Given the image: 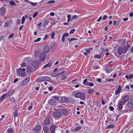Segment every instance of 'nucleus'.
<instances>
[{"mask_svg":"<svg viewBox=\"0 0 133 133\" xmlns=\"http://www.w3.org/2000/svg\"><path fill=\"white\" fill-rule=\"evenodd\" d=\"M50 116L49 117H46L44 121L42 124V125L43 126L49 125L50 124Z\"/></svg>","mask_w":133,"mask_h":133,"instance_id":"3","label":"nucleus"},{"mask_svg":"<svg viewBox=\"0 0 133 133\" xmlns=\"http://www.w3.org/2000/svg\"><path fill=\"white\" fill-rule=\"evenodd\" d=\"M105 71L107 73H109L112 71V70L111 69H105Z\"/></svg>","mask_w":133,"mask_h":133,"instance_id":"32","label":"nucleus"},{"mask_svg":"<svg viewBox=\"0 0 133 133\" xmlns=\"http://www.w3.org/2000/svg\"><path fill=\"white\" fill-rule=\"evenodd\" d=\"M53 115L55 117L57 118V119H59L62 116L61 113L58 111H55L54 112Z\"/></svg>","mask_w":133,"mask_h":133,"instance_id":"5","label":"nucleus"},{"mask_svg":"<svg viewBox=\"0 0 133 133\" xmlns=\"http://www.w3.org/2000/svg\"><path fill=\"white\" fill-rule=\"evenodd\" d=\"M38 14V12H36L34 14L33 17L34 18Z\"/></svg>","mask_w":133,"mask_h":133,"instance_id":"45","label":"nucleus"},{"mask_svg":"<svg viewBox=\"0 0 133 133\" xmlns=\"http://www.w3.org/2000/svg\"><path fill=\"white\" fill-rule=\"evenodd\" d=\"M69 35V34L68 33H65L63 35V36L64 37L65 36L67 37Z\"/></svg>","mask_w":133,"mask_h":133,"instance_id":"59","label":"nucleus"},{"mask_svg":"<svg viewBox=\"0 0 133 133\" xmlns=\"http://www.w3.org/2000/svg\"><path fill=\"white\" fill-rule=\"evenodd\" d=\"M43 77H44L43 78H44V81H50L51 79V78L49 77L43 76Z\"/></svg>","mask_w":133,"mask_h":133,"instance_id":"24","label":"nucleus"},{"mask_svg":"<svg viewBox=\"0 0 133 133\" xmlns=\"http://www.w3.org/2000/svg\"><path fill=\"white\" fill-rule=\"evenodd\" d=\"M6 10L5 8L4 7H3L1 8L0 9V13L1 15H4L5 14Z\"/></svg>","mask_w":133,"mask_h":133,"instance_id":"9","label":"nucleus"},{"mask_svg":"<svg viewBox=\"0 0 133 133\" xmlns=\"http://www.w3.org/2000/svg\"><path fill=\"white\" fill-rule=\"evenodd\" d=\"M42 24L41 23H40L38 24L37 25L38 26H40L39 27L38 29H39L40 30H42L43 29L45 28V26L44 25H42L40 26Z\"/></svg>","mask_w":133,"mask_h":133,"instance_id":"13","label":"nucleus"},{"mask_svg":"<svg viewBox=\"0 0 133 133\" xmlns=\"http://www.w3.org/2000/svg\"><path fill=\"white\" fill-rule=\"evenodd\" d=\"M44 51L46 53H48L49 51V48L48 46H45L44 48Z\"/></svg>","mask_w":133,"mask_h":133,"instance_id":"20","label":"nucleus"},{"mask_svg":"<svg viewBox=\"0 0 133 133\" xmlns=\"http://www.w3.org/2000/svg\"><path fill=\"white\" fill-rule=\"evenodd\" d=\"M129 99V97L128 96L126 95L124 96L123 98V100L125 102H127Z\"/></svg>","mask_w":133,"mask_h":133,"instance_id":"26","label":"nucleus"},{"mask_svg":"<svg viewBox=\"0 0 133 133\" xmlns=\"http://www.w3.org/2000/svg\"><path fill=\"white\" fill-rule=\"evenodd\" d=\"M93 67L95 69H97L98 68V66L95 64H94L93 66Z\"/></svg>","mask_w":133,"mask_h":133,"instance_id":"50","label":"nucleus"},{"mask_svg":"<svg viewBox=\"0 0 133 133\" xmlns=\"http://www.w3.org/2000/svg\"><path fill=\"white\" fill-rule=\"evenodd\" d=\"M119 108L120 110H121L123 107L122 105L119 103Z\"/></svg>","mask_w":133,"mask_h":133,"instance_id":"53","label":"nucleus"},{"mask_svg":"<svg viewBox=\"0 0 133 133\" xmlns=\"http://www.w3.org/2000/svg\"><path fill=\"white\" fill-rule=\"evenodd\" d=\"M90 81L89 79H85L83 83H92L91 82H89Z\"/></svg>","mask_w":133,"mask_h":133,"instance_id":"30","label":"nucleus"},{"mask_svg":"<svg viewBox=\"0 0 133 133\" xmlns=\"http://www.w3.org/2000/svg\"><path fill=\"white\" fill-rule=\"evenodd\" d=\"M26 65V64L25 62H23L21 65L22 67L25 66Z\"/></svg>","mask_w":133,"mask_h":133,"instance_id":"62","label":"nucleus"},{"mask_svg":"<svg viewBox=\"0 0 133 133\" xmlns=\"http://www.w3.org/2000/svg\"><path fill=\"white\" fill-rule=\"evenodd\" d=\"M66 78V77L65 76H62L60 78V79L62 80H64L65 78Z\"/></svg>","mask_w":133,"mask_h":133,"instance_id":"42","label":"nucleus"},{"mask_svg":"<svg viewBox=\"0 0 133 133\" xmlns=\"http://www.w3.org/2000/svg\"><path fill=\"white\" fill-rule=\"evenodd\" d=\"M55 34V32H53L52 33L51 35V37L52 39H53L54 38V36Z\"/></svg>","mask_w":133,"mask_h":133,"instance_id":"33","label":"nucleus"},{"mask_svg":"<svg viewBox=\"0 0 133 133\" xmlns=\"http://www.w3.org/2000/svg\"><path fill=\"white\" fill-rule=\"evenodd\" d=\"M10 101L11 102H13L14 103H16L15 100V98L13 97H11L10 98Z\"/></svg>","mask_w":133,"mask_h":133,"instance_id":"35","label":"nucleus"},{"mask_svg":"<svg viewBox=\"0 0 133 133\" xmlns=\"http://www.w3.org/2000/svg\"><path fill=\"white\" fill-rule=\"evenodd\" d=\"M14 34H12L9 36V37L10 38H12L14 37Z\"/></svg>","mask_w":133,"mask_h":133,"instance_id":"64","label":"nucleus"},{"mask_svg":"<svg viewBox=\"0 0 133 133\" xmlns=\"http://www.w3.org/2000/svg\"><path fill=\"white\" fill-rule=\"evenodd\" d=\"M62 112L63 114L66 116L68 115V112L67 109H63L62 110Z\"/></svg>","mask_w":133,"mask_h":133,"instance_id":"18","label":"nucleus"},{"mask_svg":"<svg viewBox=\"0 0 133 133\" xmlns=\"http://www.w3.org/2000/svg\"><path fill=\"white\" fill-rule=\"evenodd\" d=\"M59 97H58V96H54L52 97L55 99L57 101H59Z\"/></svg>","mask_w":133,"mask_h":133,"instance_id":"38","label":"nucleus"},{"mask_svg":"<svg viewBox=\"0 0 133 133\" xmlns=\"http://www.w3.org/2000/svg\"><path fill=\"white\" fill-rule=\"evenodd\" d=\"M27 71H28L29 72H31L32 71V70L30 67L28 68Z\"/></svg>","mask_w":133,"mask_h":133,"instance_id":"44","label":"nucleus"},{"mask_svg":"<svg viewBox=\"0 0 133 133\" xmlns=\"http://www.w3.org/2000/svg\"><path fill=\"white\" fill-rule=\"evenodd\" d=\"M56 128V127L54 125H52L50 127V131L51 133H55V130Z\"/></svg>","mask_w":133,"mask_h":133,"instance_id":"8","label":"nucleus"},{"mask_svg":"<svg viewBox=\"0 0 133 133\" xmlns=\"http://www.w3.org/2000/svg\"><path fill=\"white\" fill-rule=\"evenodd\" d=\"M10 3V4L11 5H15V2L13 1H9V2Z\"/></svg>","mask_w":133,"mask_h":133,"instance_id":"37","label":"nucleus"},{"mask_svg":"<svg viewBox=\"0 0 133 133\" xmlns=\"http://www.w3.org/2000/svg\"><path fill=\"white\" fill-rule=\"evenodd\" d=\"M33 105V103H32L30 105L28 106V109L29 110H31V109H32V108Z\"/></svg>","mask_w":133,"mask_h":133,"instance_id":"34","label":"nucleus"},{"mask_svg":"<svg viewBox=\"0 0 133 133\" xmlns=\"http://www.w3.org/2000/svg\"><path fill=\"white\" fill-rule=\"evenodd\" d=\"M119 22L118 21H114L113 22V25H116L117 26L119 24Z\"/></svg>","mask_w":133,"mask_h":133,"instance_id":"28","label":"nucleus"},{"mask_svg":"<svg viewBox=\"0 0 133 133\" xmlns=\"http://www.w3.org/2000/svg\"><path fill=\"white\" fill-rule=\"evenodd\" d=\"M78 17V16L76 15H75L74 16H73L72 17H71V20H72L73 19L77 18Z\"/></svg>","mask_w":133,"mask_h":133,"instance_id":"46","label":"nucleus"},{"mask_svg":"<svg viewBox=\"0 0 133 133\" xmlns=\"http://www.w3.org/2000/svg\"><path fill=\"white\" fill-rule=\"evenodd\" d=\"M68 101V98L65 97H59L58 102L60 103H66Z\"/></svg>","mask_w":133,"mask_h":133,"instance_id":"4","label":"nucleus"},{"mask_svg":"<svg viewBox=\"0 0 133 133\" xmlns=\"http://www.w3.org/2000/svg\"><path fill=\"white\" fill-rule=\"evenodd\" d=\"M107 18V15H105L103 17V20H105Z\"/></svg>","mask_w":133,"mask_h":133,"instance_id":"58","label":"nucleus"},{"mask_svg":"<svg viewBox=\"0 0 133 133\" xmlns=\"http://www.w3.org/2000/svg\"><path fill=\"white\" fill-rule=\"evenodd\" d=\"M18 115V113L16 112V110L15 112L14 113V116L15 117H16Z\"/></svg>","mask_w":133,"mask_h":133,"instance_id":"49","label":"nucleus"},{"mask_svg":"<svg viewBox=\"0 0 133 133\" xmlns=\"http://www.w3.org/2000/svg\"><path fill=\"white\" fill-rule=\"evenodd\" d=\"M129 46H126L123 48L119 47L118 48V50L120 55H121L122 53H126L127 52Z\"/></svg>","mask_w":133,"mask_h":133,"instance_id":"1","label":"nucleus"},{"mask_svg":"<svg viewBox=\"0 0 133 133\" xmlns=\"http://www.w3.org/2000/svg\"><path fill=\"white\" fill-rule=\"evenodd\" d=\"M41 38H38L36 40H34V42H38L41 40Z\"/></svg>","mask_w":133,"mask_h":133,"instance_id":"52","label":"nucleus"},{"mask_svg":"<svg viewBox=\"0 0 133 133\" xmlns=\"http://www.w3.org/2000/svg\"><path fill=\"white\" fill-rule=\"evenodd\" d=\"M39 53L38 52H35V56L36 57H37L39 56Z\"/></svg>","mask_w":133,"mask_h":133,"instance_id":"41","label":"nucleus"},{"mask_svg":"<svg viewBox=\"0 0 133 133\" xmlns=\"http://www.w3.org/2000/svg\"><path fill=\"white\" fill-rule=\"evenodd\" d=\"M30 77H27L22 81V83H28L30 81Z\"/></svg>","mask_w":133,"mask_h":133,"instance_id":"22","label":"nucleus"},{"mask_svg":"<svg viewBox=\"0 0 133 133\" xmlns=\"http://www.w3.org/2000/svg\"><path fill=\"white\" fill-rule=\"evenodd\" d=\"M43 78V76H42L37 78L36 80V82H38L44 81Z\"/></svg>","mask_w":133,"mask_h":133,"instance_id":"19","label":"nucleus"},{"mask_svg":"<svg viewBox=\"0 0 133 133\" xmlns=\"http://www.w3.org/2000/svg\"><path fill=\"white\" fill-rule=\"evenodd\" d=\"M55 1L54 0H52L51 1H48V2L47 3V4H49V3H54L55 2Z\"/></svg>","mask_w":133,"mask_h":133,"instance_id":"57","label":"nucleus"},{"mask_svg":"<svg viewBox=\"0 0 133 133\" xmlns=\"http://www.w3.org/2000/svg\"><path fill=\"white\" fill-rule=\"evenodd\" d=\"M115 55L117 57H118L119 56V55H120L119 52L118 53L117 52H115L114 53Z\"/></svg>","mask_w":133,"mask_h":133,"instance_id":"48","label":"nucleus"},{"mask_svg":"<svg viewBox=\"0 0 133 133\" xmlns=\"http://www.w3.org/2000/svg\"><path fill=\"white\" fill-rule=\"evenodd\" d=\"M71 17V16L70 15H68L67 16V17L68 18V19L67 20V22H69L70 21L71 19H70V18Z\"/></svg>","mask_w":133,"mask_h":133,"instance_id":"40","label":"nucleus"},{"mask_svg":"<svg viewBox=\"0 0 133 133\" xmlns=\"http://www.w3.org/2000/svg\"><path fill=\"white\" fill-rule=\"evenodd\" d=\"M56 103V101L53 99H51L48 101V103L49 104L51 105H55Z\"/></svg>","mask_w":133,"mask_h":133,"instance_id":"7","label":"nucleus"},{"mask_svg":"<svg viewBox=\"0 0 133 133\" xmlns=\"http://www.w3.org/2000/svg\"><path fill=\"white\" fill-rule=\"evenodd\" d=\"M115 126L113 124H111L107 127V129H112L114 128Z\"/></svg>","mask_w":133,"mask_h":133,"instance_id":"25","label":"nucleus"},{"mask_svg":"<svg viewBox=\"0 0 133 133\" xmlns=\"http://www.w3.org/2000/svg\"><path fill=\"white\" fill-rule=\"evenodd\" d=\"M81 95V92H78L77 93H76L75 95V97L77 98H80V95Z\"/></svg>","mask_w":133,"mask_h":133,"instance_id":"27","label":"nucleus"},{"mask_svg":"<svg viewBox=\"0 0 133 133\" xmlns=\"http://www.w3.org/2000/svg\"><path fill=\"white\" fill-rule=\"evenodd\" d=\"M15 92V90L14 89H12L10 90L9 92L7 93V95L9 96V97H10L12 94H13Z\"/></svg>","mask_w":133,"mask_h":133,"instance_id":"14","label":"nucleus"},{"mask_svg":"<svg viewBox=\"0 0 133 133\" xmlns=\"http://www.w3.org/2000/svg\"><path fill=\"white\" fill-rule=\"evenodd\" d=\"M81 128V127H77L75 129V131H77L80 130Z\"/></svg>","mask_w":133,"mask_h":133,"instance_id":"39","label":"nucleus"},{"mask_svg":"<svg viewBox=\"0 0 133 133\" xmlns=\"http://www.w3.org/2000/svg\"><path fill=\"white\" fill-rule=\"evenodd\" d=\"M121 87L119 85L118 88L115 92V94L116 95H117L119 94L121 92Z\"/></svg>","mask_w":133,"mask_h":133,"instance_id":"16","label":"nucleus"},{"mask_svg":"<svg viewBox=\"0 0 133 133\" xmlns=\"http://www.w3.org/2000/svg\"><path fill=\"white\" fill-rule=\"evenodd\" d=\"M7 95L6 93H5L0 98V102H2L3 100V99L5 98Z\"/></svg>","mask_w":133,"mask_h":133,"instance_id":"21","label":"nucleus"},{"mask_svg":"<svg viewBox=\"0 0 133 133\" xmlns=\"http://www.w3.org/2000/svg\"><path fill=\"white\" fill-rule=\"evenodd\" d=\"M48 89L49 90L51 91L53 90V87H49L48 88Z\"/></svg>","mask_w":133,"mask_h":133,"instance_id":"61","label":"nucleus"},{"mask_svg":"<svg viewBox=\"0 0 133 133\" xmlns=\"http://www.w3.org/2000/svg\"><path fill=\"white\" fill-rule=\"evenodd\" d=\"M41 129V127L39 125H36L33 128V130L34 131H39Z\"/></svg>","mask_w":133,"mask_h":133,"instance_id":"11","label":"nucleus"},{"mask_svg":"<svg viewBox=\"0 0 133 133\" xmlns=\"http://www.w3.org/2000/svg\"><path fill=\"white\" fill-rule=\"evenodd\" d=\"M111 111H112L114 110V108L112 106H110L109 107Z\"/></svg>","mask_w":133,"mask_h":133,"instance_id":"63","label":"nucleus"},{"mask_svg":"<svg viewBox=\"0 0 133 133\" xmlns=\"http://www.w3.org/2000/svg\"><path fill=\"white\" fill-rule=\"evenodd\" d=\"M101 57V55H96L94 56V57L95 58H97L98 59H100Z\"/></svg>","mask_w":133,"mask_h":133,"instance_id":"36","label":"nucleus"},{"mask_svg":"<svg viewBox=\"0 0 133 133\" xmlns=\"http://www.w3.org/2000/svg\"><path fill=\"white\" fill-rule=\"evenodd\" d=\"M76 40V39L75 38H71V39H70V43L71 42L75 40Z\"/></svg>","mask_w":133,"mask_h":133,"instance_id":"55","label":"nucleus"},{"mask_svg":"<svg viewBox=\"0 0 133 133\" xmlns=\"http://www.w3.org/2000/svg\"><path fill=\"white\" fill-rule=\"evenodd\" d=\"M30 2L33 6H35L37 4V3H34L30 1Z\"/></svg>","mask_w":133,"mask_h":133,"instance_id":"51","label":"nucleus"},{"mask_svg":"<svg viewBox=\"0 0 133 133\" xmlns=\"http://www.w3.org/2000/svg\"><path fill=\"white\" fill-rule=\"evenodd\" d=\"M94 92L93 90L91 89H89L87 91V92L89 94H92Z\"/></svg>","mask_w":133,"mask_h":133,"instance_id":"31","label":"nucleus"},{"mask_svg":"<svg viewBox=\"0 0 133 133\" xmlns=\"http://www.w3.org/2000/svg\"><path fill=\"white\" fill-rule=\"evenodd\" d=\"M46 57V55L44 52H42L40 55L39 58L42 61H44Z\"/></svg>","mask_w":133,"mask_h":133,"instance_id":"6","label":"nucleus"},{"mask_svg":"<svg viewBox=\"0 0 133 133\" xmlns=\"http://www.w3.org/2000/svg\"><path fill=\"white\" fill-rule=\"evenodd\" d=\"M125 102L124 101L121 102H119V103L122 105H124L125 103Z\"/></svg>","mask_w":133,"mask_h":133,"instance_id":"56","label":"nucleus"},{"mask_svg":"<svg viewBox=\"0 0 133 133\" xmlns=\"http://www.w3.org/2000/svg\"><path fill=\"white\" fill-rule=\"evenodd\" d=\"M25 20V17L24 16H23L22 17V22L21 23L22 24H23L24 23V22Z\"/></svg>","mask_w":133,"mask_h":133,"instance_id":"43","label":"nucleus"},{"mask_svg":"<svg viewBox=\"0 0 133 133\" xmlns=\"http://www.w3.org/2000/svg\"><path fill=\"white\" fill-rule=\"evenodd\" d=\"M14 130L12 128H8L7 131L5 133H13Z\"/></svg>","mask_w":133,"mask_h":133,"instance_id":"23","label":"nucleus"},{"mask_svg":"<svg viewBox=\"0 0 133 133\" xmlns=\"http://www.w3.org/2000/svg\"><path fill=\"white\" fill-rule=\"evenodd\" d=\"M75 31V29H71V30L70 32V34H73L74 33V32Z\"/></svg>","mask_w":133,"mask_h":133,"instance_id":"47","label":"nucleus"},{"mask_svg":"<svg viewBox=\"0 0 133 133\" xmlns=\"http://www.w3.org/2000/svg\"><path fill=\"white\" fill-rule=\"evenodd\" d=\"M49 23V22L48 21H44V24L45 25H47Z\"/></svg>","mask_w":133,"mask_h":133,"instance_id":"54","label":"nucleus"},{"mask_svg":"<svg viewBox=\"0 0 133 133\" xmlns=\"http://www.w3.org/2000/svg\"><path fill=\"white\" fill-rule=\"evenodd\" d=\"M39 61L37 60L34 61L32 63V64L33 66L36 67L39 64Z\"/></svg>","mask_w":133,"mask_h":133,"instance_id":"12","label":"nucleus"},{"mask_svg":"<svg viewBox=\"0 0 133 133\" xmlns=\"http://www.w3.org/2000/svg\"><path fill=\"white\" fill-rule=\"evenodd\" d=\"M19 74L22 76H24L26 74L25 69V68H20L17 70Z\"/></svg>","mask_w":133,"mask_h":133,"instance_id":"2","label":"nucleus"},{"mask_svg":"<svg viewBox=\"0 0 133 133\" xmlns=\"http://www.w3.org/2000/svg\"><path fill=\"white\" fill-rule=\"evenodd\" d=\"M133 105V104L130 102H128L127 104V106L129 108H131Z\"/></svg>","mask_w":133,"mask_h":133,"instance_id":"29","label":"nucleus"},{"mask_svg":"<svg viewBox=\"0 0 133 133\" xmlns=\"http://www.w3.org/2000/svg\"><path fill=\"white\" fill-rule=\"evenodd\" d=\"M4 1H5L6 2V3H9V0H0V1L1 2H3Z\"/></svg>","mask_w":133,"mask_h":133,"instance_id":"60","label":"nucleus"},{"mask_svg":"<svg viewBox=\"0 0 133 133\" xmlns=\"http://www.w3.org/2000/svg\"><path fill=\"white\" fill-rule=\"evenodd\" d=\"M80 99L83 100H84L85 98V94L83 93H81V95L80 97Z\"/></svg>","mask_w":133,"mask_h":133,"instance_id":"17","label":"nucleus"},{"mask_svg":"<svg viewBox=\"0 0 133 133\" xmlns=\"http://www.w3.org/2000/svg\"><path fill=\"white\" fill-rule=\"evenodd\" d=\"M43 130L44 132L45 133H50V132H49V128L46 126H45L43 128Z\"/></svg>","mask_w":133,"mask_h":133,"instance_id":"15","label":"nucleus"},{"mask_svg":"<svg viewBox=\"0 0 133 133\" xmlns=\"http://www.w3.org/2000/svg\"><path fill=\"white\" fill-rule=\"evenodd\" d=\"M52 65V63L51 62H49L48 63L44 65L42 68V69H44L47 68H50Z\"/></svg>","mask_w":133,"mask_h":133,"instance_id":"10","label":"nucleus"}]
</instances>
